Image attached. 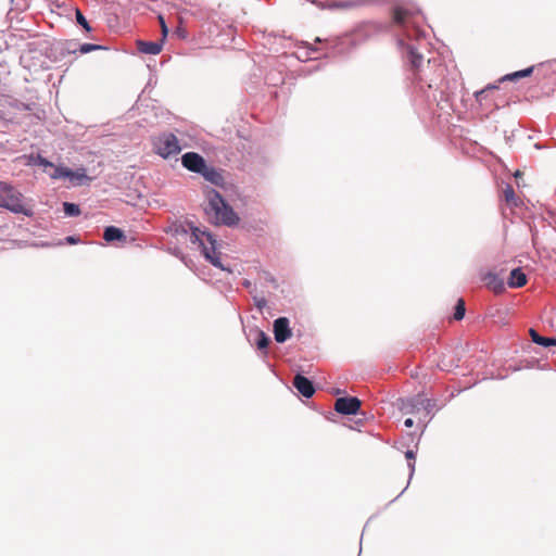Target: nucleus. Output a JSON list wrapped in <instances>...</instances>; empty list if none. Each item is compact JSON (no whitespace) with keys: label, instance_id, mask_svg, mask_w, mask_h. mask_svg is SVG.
<instances>
[{"label":"nucleus","instance_id":"4be33fe9","mask_svg":"<svg viewBox=\"0 0 556 556\" xmlns=\"http://www.w3.org/2000/svg\"><path fill=\"white\" fill-rule=\"evenodd\" d=\"M504 199L508 204H515L516 205V193L514 188L510 185H507L504 190Z\"/></svg>","mask_w":556,"mask_h":556},{"label":"nucleus","instance_id":"a211bd4d","mask_svg":"<svg viewBox=\"0 0 556 556\" xmlns=\"http://www.w3.org/2000/svg\"><path fill=\"white\" fill-rule=\"evenodd\" d=\"M269 342H270V339L264 331H262V330L255 331V344H256L257 349L265 350L268 346Z\"/></svg>","mask_w":556,"mask_h":556},{"label":"nucleus","instance_id":"bb28decb","mask_svg":"<svg viewBox=\"0 0 556 556\" xmlns=\"http://www.w3.org/2000/svg\"><path fill=\"white\" fill-rule=\"evenodd\" d=\"M404 425H405V427L410 428V427H413L414 421H413V419H412V418H407V419L404 421Z\"/></svg>","mask_w":556,"mask_h":556},{"label":"nucleus","instance_id":"5701e85b","mask_svg":"<svg viewBox=\"0 0 556 556\" xmlns=\"http://www.w3.org/2000/svg\"><path fill=\"white\" fill-rule=\"evenodd\" d=\"M76 21L87 31L91 30V27H90L89 23L87 22L86 17L83 15V13L79 10L76 11Z\"/></svg>","mask_w":556,"mask_h":556},{"label":"nucleus","instance_id":"20e7f679","mask_svg":"<svg viewBox=\"0 0 556 556\" xmlns=\"http://www.w3.org/2000/svg\"><path fill=\"white\" fill-rule=\"evenodd\" d=\"M191 241L198 242L205 258L214 266L222 267L219 255L216 251V240L212 233L201 230L199 227H191Z\"/></svg>","mask_w":556,"mask_h":556},{"label":"nucleus","instance_id":"0eeeda50","mask_svg":"<svg viewBox=\"0 0 556 556\" xmlns=\"http://www.w3.org/2000/svg\"><path fill=\"white\" fill-rule=\"evenodd\" d=\"M362 402L354 396L339 397L336 400L334 409L342 415H355L359 410Z\"/></svg>","mask_w":556,"mask_h":556},{"label":"nucleus","instance_id":"f257e3e1","mask_svg":"<svg viewBox=\"0 0 556 556\" xmlns=\"http://www.w3.org/2000/svg\"><path fill=\"white\" fill-rule=\"evenodd\" d=\"M205 197L207 204L204 210L210 220L217 225L223 224L227 226L236 225L239 222V217L232 207L225 202L216 190H206Z\"/></svg>","mask_w":556,"mask_h":556},{"label":"nucleus","instance_id":"9b49d317","mask_svg":"<svg viewBox=\"0 0 556 556\" xmlns=\"http://www.w3.org/2000/svg\"><path fill=\"white\" fill-rule=\"evenodd\" d=\"M408 59L412 65V68L415 72L416 78L420 81L425 80V77L422 76V64H424V56L416 52V50L413 47H408Z\"/></svg>","mask_w":556,"mask_h":556},{"label":"nucleus","instance_id":"f3484780","mask_svg":"<svg viewBox=\"0 0 556 556\" xmlns=\"http://www.w3.org/2000/svg\"><path fill=\"white\" fill-rule=\"evenodd\" d=\"M103 238L105 241L111 242L114 240L124 239L125 235L119 228L114 227V226H109L104 230Z\"/></svg>","mask_w":556,"mask_h":556},{"label":"nucleus","instance_id":"b1692460","mask_svg":"<svg viewBox=\"0 0 556 556\" xmlns=\"http://www.w3.org/2000/svg\"><path fill=\"white\" fill-rule=\"evenodd\" d=\"M102 47L99 46V45L84 43V45L80 46L79 51H80V53L85 54V53H88V52H91V51H94V50H99Z\"/></svg>","mask_w":556,"mask_h":556},{"label":"nucleus","instance_id":"39448f33","mask_svg":"<svg viewBox=\"0 0 556 556\" xmlns=\"http://www.w3.org/2000/svg\"><path fill=\"white\" fill-rule=\"evenodd\" d=\"M31 160L35 164L42 166L45 170L47 172V168H52L53 170L49 173V176L52 179H62L67 178L72 182H75L77 185L81 184L83 180L87 179V175L85 174V169H81L80 172H74L67 167L64 166H55L53 163L48 161L41 155H37L36 157L31 156Z\"/></svg>","mask_w":556,"mask_h":556},{"label":"nucleus","instance_id":"ddd939ff","mask_svg":"<svg viewBox=\"0 0 556 556\" xmlns=\"http://www.w3.org/2000/svg\"><path fill=\"white\" fill-rule=\"evenodd\" d=\"M162 41L161 42H154V41H143L138 40L137 41V49L144 54H159L162 51Z\"/></svg>","mask_w":556,"mask_h":556},{"label":"nucleus","instance_id":"f8f14e48","mask_svg":"<svg viewBox=\"0 0 556 556\" xmlns=\"http://www.w3.org/2000/svg\"><path fill=\"white\" fill-rule=\"evenodd\" d=\"M482 280L495 293H502L505 290L504 279L495 273L490 271L485 274Z\"/></svg>","mask_w":556,"mask_h":556},{"label":"nucleus","instance_id":"4468645a","mask_svg":"<svg viewBox=\"0 0 556 556\" xmlns=\"http://www.w3.org/2000/svg\"><path fill=\"white\" fill-rule=\"evenodd\" d=\"M507 283L510 288H521L527 283V276L520 268H515L510 271Z\"/></svg>","mask_w":556,"mask_h":556},{"label":"nucleus","instance_id":"cd10ccee","mask_svg":"<svg viewBox=\"0 0 556 556\" xmlns=\"http://www.w3.org/2000/svg\"><path fill=\"white\" fill-rule=\"evenodd\" d=\"M405 456H406V458H408V459H414V457H415V455H414V452H413V451H407V452L405 453Z\"/></svg>","mask_w":556,"mask_h":556},{"label":"nucleus","instance_id":"aec40b11","mask_svg":"<svg viewBox=\"0 0 556 556\" xmlns=\"http://www.w3.org/2000/svg\"><path fill=\"white\" fill-rule=\"evenodd\" d=\"M63 210L67 216H78L80 214V208L75 203L64 202Z\"/></svg>","mask_w":556,"mask_h":556},{"label":"nucleus","instance_id":"dca6fc26","mask_svg":"<svg viewBox=\"0 0 556 556\" xmlns=\"http://www.w3.org/2000/svg\"><path fill=\"white\" fill-rule=\"evenodd\" d=\"M529 334L531 337V340L542 346L548 348V346H556V339L555 338H547L540 336L534 329L529 330Z\"/></svg>","mask_w":556,"mask_h":556},{"label":"nucleus","instance_id":"6e6552de","mask_svg":"<svg viewBox=\"0 0 556 556\" xmlns=\"http://www.w3.org/2000/svg\"><path fill=\"white\" fill-rule=\"evenodd\" d=\"M182 166L189 172L200 174L205 168V160L199 153L187 152L181 156Z\"/></svg>","mask_w":556,"mask_h":556},{"label":"nucleus","instance_id":"c85d7f7f","mask_svg":"<svg viewBox=\"0 0 556 556\" xmlns=\"http://www.w3.org/2000/svg\"><path fill=\"white\" fill-rule=\"evenodd\" d=\"M66 241L70 242V243H76V239L74 237H67L66 238Z\"/></svg>","mask_w":556,"mask_h":556},{"label":"nucleus","instance_id":"393cba45","mask_svg":"<svg viewBox=\"0 0 556 556\" xmlns=\"http://www.w3.org/2000/svg\"><path fill=\"white\" fill-rule=\"evenodd\" d=\"M496 87L493 86V85H489L486 88L482 89V90H479V91H476L475 92V98L477 101L481 102L482 99H483V96L484 93L488 91V90H491V89H495Z\"/></svg>","mask_w":556,"mask_h":556},{"label":"nucleus","instance_id":"9d476101","mask_svg":"<svg viewBox=\"0 0 556 556\" xmlns=\"http://www.w3.org/2000/svg\"><path fill=\"white\" fill-rule=\"evenodd\" d=\"M293 386L305 397H312L315 393L313 382L300 374L294 377Z\"/></svg>","mask_w":556,"mask_h":556},{"label":"nucleus","instance_id":"a878e982","mask_svg":"<svg viewBox=\"0 0 556 556\" xmlns=\"http://www.w3.org/2000/svg\"><path fill=\"white\" fill-rule=\"evenodd\" d=\"M160 23H161L163 38H165L167 36L168 29H167L164 18L162 16H160Z\"/></svg>","mask_w":556,"mask_h":556},{"label":"nucleus","instance_id":"f03ea898","mask_svg":"<svg viewBox=\"0 0 556 556\" xmlns=\"http://www.w3.org/2000/svg\"><path fill=\"white\" fill-rule=\"evenodd\" d=\"M393 23L405 28L409 38H419L422 34L420 24L424 16L415 7L396 5L392 10Z\"/></svg>","mask_w":556,"mask_h":556},{"label":"nucleus","instance_id":"6ab92c4d","mask_svg":"<svg viewBox=\"0 0 556 556\" xmlns=\"http://www.w3.org/2000/svg\"><path fill=\"white\" fill-rule=\"evenodd\" d=\"M532 72H533V66L528 67L526 70L515 72L513 74H508L505 77H503L502 80H516L519 78L528 77L531 75Z\"/></svg>","mask_w":556,"mask_h":556},{"label":"nucleus","instance_id":"2eb2a0df","mask_svg":"<svg viewBox=\"0 0 556 556\" xmlns=\"http://www.w3.org/2000/svg\"><path fill=\"white\" fill-rule=\"evenodd\" d=\"M200 175H202L205 178V180L217 186L224 182V177L220 174V172H218L216 168L212 166H208L207 164H205V168L202 173H200Z\"/></svg>","mask_w":556,"mask_h":556},{"label":"nucleus","instance_id":"412c9836","mask_svg":"<svg viewBox=\"0 0 556 556\" xmlns=\"http://www.w3.org/2000/svg\"><path fill=\"white\" fill-rule=\"evenodd\" d=\"M465 312H466L465 301L463 299H458L456 306H455L454 319L462 320L465 316Z\"/></svg>","mask_w":556,"mask_h":556},{"label":"nucleus","instance_id":"7ed1b4c3","mask_svg":"<svg viewBox=\"0 0 556 556\" xmlns=\"http://www.w3.org/2000/svg\"><path fill=\"white\" fill-rule=\"evenodd\" d=\"M0 207L14 214L31 216L34 214L31 206L27 203L24 194L13 185L0 181Z\"/></svg>","mask_w":556,"mask_h":556},{"label":"nucleus","instance_id":"1a4fd4ad","mask_svg":"<svg viewBox=\"0 0 556 556\" xmlns=\"http://www.w3.org/2000/svg\"><path fill=\"white\" fill-rule=\"evenodd\" d=\"M275 340L279 343L287 341L292 332L289 328V320L286 317H279L274 321Z\"/></svg>","mask_w":556,"mask_h":556},{"label":"nucleus","instance_id":"423d86ee","mask_svg":"<svg viewBox=\"0 0 556 556\" xmlns=\"http://www.w3.org/2000/svg\"><path fill=\"white\" fill-rule=\"evenodd\" d=\"M153 150L163 159L179 154L181 147L178 138L172 132H163L153 138Z\"/></svg>","mask_w":556,"mask_h":556}]
</instances>
